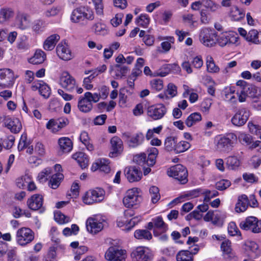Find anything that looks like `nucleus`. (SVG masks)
I'll return each mask as SVG.
<instances>
[{
    "instance_id": "f257e3e1",
    "label": "nucleus",
    "mask_w": 261,
    "mask_h": 261,
    "mask_svg": "<svg viewBox=\"0 0 261 261\" xmlns=\"http://www.w3.org/2000/svg\"><path fill=\"white\" fill-rule=\"evenodd\" d=\"M132 210L125 211L123 214L117 219V225L119 227H123V230L130 231L141 220L140 217H133Z\"/></svg>"
},
{
    "instance_id": "f03ea898",
    "label": "nucleus",
    "mask_w": 261,
    "mask_h": 261,
    "mask_svg": "<svg viewBox=\"0 0 261 261\" xmlns=\"http://www.w3.org/2000/svg\"><path fill=\"white\" fill-rule=\"evenodd\" d=\"M217 33L211 28L203 27L199 30V41L205 46H214L217 44Z\"/></svg>"
},
{
    "instance_id": "7ed1b4c3",
    "label": "nucleus",
    "mask_w": 261,
    "mask_h": 261,
    "mask_svg": "<svg viewBox=\"0 0 261 261\" xmlns=\"http://www.w3.org/2000/svg\"><path fill=\"white\" fill-rule=\"evenodd\" d=\"M106 223L105 218L100 215H93L86 222L87 231L91 234H96L101 231Z\"/></svg>"
},
{
    "instance_id": "20e7f679",
    "label": "nucleus",
    "mask_w": 261,
    "mask_h": 261,
    "mask_svg": "<svg viewBox=\"0 0 261 261\" xmlns=\"http://www.w3.org/2000/svg\"><path fill=\"white\" fill-rule=\"evenodd\" d=\"M105 196V191L103 189L95 188L89 190L82 197L83 202L88 205L102 201Z\"/></svg>"
},
{
    "instance_id": "39448f33",
    "label": "nucleus",
    "mask_w": 261,
    "mask_h": 261,
    "mask_svg": "<svg viewBox=\"0 0 261 261\" xmlns=\"http://www.w3.org/2000/svg\"><path fill=\"white\" fill-rule=\"evenodd\" d=\"M94 18L93 11L87 7H80L74 9L71 16V20L75 23L87 20H92Z\"/></svg>"
},
{
    "instance_id": "423d86ee",
    "label": "nucleus",
    "mask_w": 261,
    "mask_h": 261,
    "mask_svg": "<svg viewBox=\"0 0 261 261\" xmlns=\"http://www.w3.org/2000/svg\"><path fill=\"white\" fill-rule=\"evenodd\" d=\"M34 239L33 231L28 227H21L16 233V241L20 246L24 247L30 243Z\"/></svg>"
},
{
    "instance_id": "0eeeda50",
    "label": "nucleus",
    "mask_w": 261,
    "mask_h": 261,
    "mask_svg": "<svg viewBox=\"0 0 261 261\" xmlns=\"http://www.w3.org/2000/svg\"><path fill=\"white\" fill-rule=\"evenodd\" d=\"M167 174L182 184H186L188 181V171L184 166L180 164L176 165L169 168Z\"/></svg>"
},
{
    "instance_id": "6e6552de",
    "label": "nucleus",
    "mask_w": 261,
    "mask_h": 261,
    "mask_svg": "<svg viewBox=\"0 0 261 261\" xmlns=\"http://www.w3.org/2000/svg\"><path fill=\"white\" fill-rule=\"evenodd\" d=\"M146 228L149 230H153L154 236H159V231L161 232H166L168 229V226L164 222L162 217L158 216L153 218L151 221L148 223Z\"/></svg>"
},
{
    "instance_id": "1a4fd4ad",
    "label": "nucleus",
    "mask_w": 261,
    "mask_h": 261,
    "mask_svg": "<svg viewBox=\"0 0 261 261\" xmlns=\"http://www.w3.org/2000/svg\"><path fill=\"white\" fill-rule=\"evenodd\" d=\"M217 43L221 47L229 44H239V37L236 33L233 32H223L217 37Z\"/></svg>"
},
{
    "instance_id": "9d476101",
    "label": "nucleus",
    "mask_w": 261,
    "mask_h": 261,
    "mask_svg": "<svg viewBox=\"0 0 261 261\" xmlns=\"http://www.w3.org/2000/svg\"><path fill=\"white\" fill-rule=\"evenodd\" d=\"M122 136L126 144L130 148H136L142 144L144 141V135L141 132L134 134L126 132L123 134Z\"/></svg>"
},
{
    "instance_id": "9b49d317",
    "label": "nucleus",
    "mask_w": 261,
    "mask_h": 261,
    "mask_svg": "<svg viewBox=\"0 0 261 261\" xmlns=\"http://www.w3.org/2000/svg\"><path fill=\"white\" fill-rule=\"evenodd\" d=\"M105 256L109 261H125L126 253L125 250L111 246L106 251Z\"/></svg>"
},
{
    "instance_id": "f8f14e48",
    "label": "nucleus",
    "mask_w": 261,
    "mask_h": 261,
    "mask_svg": "<svg viewBox=\"0 0 261 261\" xmlns=\"http://www.w3.org/2000/svg\"><path fill=\"white\" fill-rule=\"evenodd\" d=\"M140 191L137 188L127 190L123 200V204L126 207H132L140 202Z\"/></svg>"
},
{
    "instance_id": "ddd939ff",
    "label": "nucleus",
    "mask_w": 261,
    "mask_h": 261,
    "mask_svg": "<svg viewBox=\"0 0 261 261\" xmlns=\"http://www.w3.org/2000/svg\"><path fill=\"white\" fill-rule=\"evenodd\" d=\"M132 255L136 261H152L154 254L153 251L147 247L139 246L133 252Z\"/></svg>"
},
{
    "instance_id": "4468645a",
    "label": "nucleus",
    "mask_w": 261,
    "mask_h": 261,
    "mask_svg": "<svg viewBox=\"0 0 261 261\" xmlns=\"http://www.w3.org/2000/svg\"><path fill=\"white\" fill-rule=\"evenodd\" d=\"M16 79L13 71L8 68L0 69V87L10 88L12 87Z\"/></svg>"
},
{
    "instance_id": "2eb2a0df",
    "label": "nucleus",
    "mask_w": 261,
    "mask_h": 261,
    "mask_svg": "<svg viewBox=\"0 0 261 261\" xmlns=\"http://www.w3.org/2000/svg\"><path fill=\"white\" fill-rule=\"evenodd\" d=\"M227 217V214L223 211H209L204 216L206 222H211L214 225H222Z\"/></svg>"
},
{
    "instance_id": "dca6fc26",
    "label": "nucleus",
    "mask_w": 261,
    "mask_h": 261,
    "mask_svg": "<svg viewBox=\"0 0 261 261\" xmlns=\"http://www.w3.org/2000/svg\"><path fill=\"white\" fill-rule=\"evenodd\" d=\"M250 116L249 111L245 108L239 109L231 119L232 124L236 126L244 125Z\"/></svg>"
},
{
    "instance_id": "f3484780",
    "label": "nucleus",
    "mask_w": 261,
    "mask_h": 261,
    "mask_svg": "<svg viewBox=\"0 0 261 261\" xmlns=\"http://www.w3.org/2000/svg\"><path fill=\"white\" fill-rule=\"evenodd\" d=\"M59 84L68 91H72L76 87L75 80L68 72L64 71L60 76Z\"/></svg>"
},
{
    "instance_id": "a211bd4d",
    "label": "nucleus",
    "mask_w": 261,
    "mask_h": 261,
    "mask_svg": "<svg viewBox=\"0 0 261 261\" xmlns=\"http://www.w3.org/2000/svg\"><path fill=\"white\" fill-rule=\"evenodd\" d=\"M69 123L67 118L61 117L58 119H50L46 124L47 129L53 133H57Z\"/></svg>"
},
{
    "instance_id": "6ab92c4d",
    "label": "nucleus",
    "mask_w": 261,
    "mask_h": 261,
    "mask_svg": "<svg viewBox=\"0 0 261 261\" xmlns=\"http://www.w3.org/2000/svg\"><path fill=\"white\" fill-rule=\"evenodd\" d=\"M123 150V142L121 139L114 136L110 140V152L109 156L115 158L120 155Z\"/></svg>"
},
{
    "instance_id": "aec40b11",
    "label": "nucleus",
    "mask_w": 261,
    "mask_h": 261,
    "mask_svg": "<svg viewBox=\"0 0 261 261\" xmlns=\"http://www.w3.org/2000/svg\"><path fill=\"white\" fill-rule=\"evenodd\" d=\"M56 52L58 56L64 61H69L73 57L68 45L65 42L62 41L58 44Z\"/></svg>"
},
{
    "instance_id": "412c9836",
    "label": "nucleus",
    "mask_w": 261,
    "mask_h": 261,
    "mask_svg": "<svg viewBox=\"0 0 261 261\" xmlns=\"http://www.w3.org/2000/svg\"><path fill=\"white\" fill-rule=\"evenodd\" d=\"M238 139L240 143L247 146L249 149L253 150L258 146H261V141L259 140L253 141V137L243 132H240Z\"/></svg>"
},
{
    "instance_id": "4be33fe9",
    "label": "nucleus",
    "mask_w": 261,
    "mask_h": 261,
    "mask_svg": "<svg viewBox=\"0 0 261 261\" xmlns=\"http://www.w3.org/2000/svg\"><path fill=\"white\" fill-rule=\"evenodd\" d=\"M166 112V109L162 104L156 106H151L148 108L147 115L154 120L162 118Z\"/></svg>"
},
{
    "instance_id": "5701e85b",
    "label": "nucleus",
    "mask_w": 261,
    "mask_h": 261,
    "mask_svg": "<svg viewBox=\"0 0 261 261\" xmlns=\"http://www.w3.org/2000/svg\"><path fill=\"white\" fill-rule=\"evenodd\" d=\"M32 89L33 91L39 90L40 94L45 98L49 97L51 93L49 86L42 81L34 82L32 85Z\"/></svg>"
},
{
    "instance_id": "b1692460",
    "label": "nucleus",
    "mask_w": 261,
    "mask_h": 261,
    "mask_svg": "<svg viewBox=\"0 0 261 261\" xmlns=\"http://www.w3.org/2000/svg\"><path fill=\"white\" fill-rule=\"evenodd\" d=\"M100 170L106 173H109L111 170L110 162L106 159H99L96 160L92 165L91 170L95 171Z\"/></svg>"
},
{
    "instance_id": "393cba45",
    "label": "nucleus",
    "mask_w": 261,
    "mask_h": 261,
    "mask_svg": "<svg viewBox=\"0 0 261 261\" xmlns=\"http://www.w3.org/2000/svg\"><path fill=\"white\" fill-rule=\"evenodd\" d=\"M221 249L223 252V257L227 260L232 261L236 258L235 253L232 251L231 242L228 240H225L221 244Z\"/></svg>"
},
{
    "instance_id": "a878e982",
    "label": "nucleus",
    "mask_w": 261,
    "mask_h": 261,
    "mask_svg": "<svg viewBox=\"0 0 261 261\" xmlns=\"http://www.w3.org/2000/svg\"><path fill=\"white\" fill-rule=\"evenodd\" d=\"M5 125L14 134L18 133L22 128L21 122L18 118L15 117H8L5 120Z\"/></svg>"
},
{
    "instance_id": "bb28decb",
    "label": "nucleus",
    "mask_w": 261,
    "mask_h": 261,
    "mask_svg": "<svg viewBox=\"0 0 261 261\" xmlns=\"http://www.w3.org/2000/svg\"><path fill=\"white\" fill-rule=\"evenodd\" d=\"M124 172L126 177L131 182L139 181L142 176V172L135 167H127Z\"/></svg>"
},
{
    "instance_id": "cd10ccee",
    "label": "nucleus",
    "mask_w": 261,
    "mask_h": 261,
    "mask_svg": "<svg viewBox=\"0 0 261 261\" xmlns=\"http://www.w3.org/2000/svg\"><path fill=\"white\" fill-rule=\"evenodd\" d=\"M43 202V196L38 194L32 195L27 201L29 207L34 211L38 210L42 207Z\"/></svg>"
},
{
    "instance_id": "c85d7f7f",
    "label": "nucleus",
    "mask_w": 261,
    "mask_h": 261,
    "mask_svg": "<svg viewBox=\"0 0 261 261\" xmlns=\"http://www.w3.org/2000/svg\"><path fill=\"white\" fill-rule=\"evenodd\" d=\"M58 144L60 152L62 153H68L70 152L73 147V143L68 137H63L58 140Z\"/></svg>"
},
{
    "instance_id": "c756f323",
    "label": "nucleus",
    "mask_w": 261,
    "mask_h": 261,
    "mask_svg": "<svg viewBox=\"0 0 261 261\" xmlns=\"http://www.w3.org/2000/svg\"><path fill=\"white\" fill-rule=\"evenodd\" d=\"M60 37L58 34H54L47 37L43 43V48L45 50H53L58 42L60 40Z\"/></svg>"
},
{
    "instance_id": "7c9ffc66",
    "label": "nucleus",
    "mask_w": 261,
    "mask_h": 261,
    "mask_svg": "<svg viewBox=\"0 0 261 261\" xmlns=\"http://www.w3.org/2000/svg\"><path fill=\"white\" fill-rule=\"evenodd\" d=\"M128 71L127 67L119 64L111 66L109 70L111 73H114V76L116 79H121L126 74Z\"/></svg>"
},
{
    "instance_id": "2f4dec72",
    "label": "nucleus",
    "mask_w": 261,
    "mask_h": 261,
    "mask_svg": "<svg viewBox=\"0 0 261 261\" xmlns=\"http://www.w3.org/2000/svg\"><path fill=\"white\" fill-rule=\"evenodd\" d=\"M245 249L254 254V258H257L261 255V249L258 245L254 241H247L245 244Z\"/></svg>"
},
{
    "instance_id": "473e14b6",
    "label": "nucleus",
    "mask_w": 261,
    "mask_h": 261,
    "mask_svg": "<svg viewBox=\"0 0 261 261\" xmlns=\"http://www.w3.org/2000/svg\"><path fill=\"white\" fill-rule=\"evenodd\" d=\"M31 20L29 17L24 14L17 16L16 20V27L22 30H24L30 27Z\"/></svg>"
},
{
    "instance_id": "72a5a7b5",
    "label": "nucleus",
    "mask_w": 261,
    "mask_h": 261,
    "mask_svg": "<svg viewBox=\"0 0 261 261\" xmlns=\"http://www.w3.org/2000/svg\"><path fill=\"white\" fill-rule=\"evenodd\" d=\"M46 58V54L42 50L38 49L36 50L34 55L29 59L30 63L33 64H40L44 62Z\"/></svg>"
},
{
    "instance_id": "f704fd0d",
    "label": "nucleus",
    "mask_w": 261,
    "mask_h": 261,
    "mask_svg": "<svg viewBox=\"0 0 261 261\" xmlns=\"http://www.w3.org/2000/svg\"><path fill=\"white\" fill-rule=\"evenodd\" d=\"M72 158L77 162L82 169L88 167L89 159L84 152H76L72 155Z\"/></svg>"
},
{
    "instance_id": "c9c22d12",
    "label": "nucleus",
    "mask_w": 261,
    "mask_h": 261,
    "mask_svg": "<svg viewBox=\"0 0 261 261\" xmlns=\"http://www.w3.org/2000/svg\"><path fill=\"white\" fill-rule=\"evenodd\" d=\"M245 12L236 6L231 7L229 12V16L234 21H240L245 17Z\"/></svg>"
},
{
    "instance_id": "e433bc0d",
    "label": "nucleus",
    "mask_w": 261,
    "mask_h": 261,
    "mask_svg": "<svg viewBox=\"0 0 261 261\" xmlns=\"http://www.w3.org/2000/svg\"><path fill=\"white\" fill-rule=\"evenodd\" d=\"M206 71L210 73H218L220 71L219 67L216 64L212 56L207 55L205 58Z\"/></svg>"
},
{
    "instance_id": "4c0bfd02",
    "label": "nucleus",
    "mask_w": 261,
    "mask_h": 261,
    "mask_svg": "<svg viewBox=\"0 0 261 261\" xmlns=\"http://www.w3.org/2000/svg\"><path fill=\"white\" fill-rule=\"evenodd\" d=\"M77 107L81 112L83 113H88L92 110L93 104L84 95L83 97L79 99Z\"/></svg>"
},
{
    "instance_id": "58836bf2",
    "label": "nucleus",
    "mask_w": 261,
    "mask_h": 261,
    "mask_svg": "<svg viewBox=\"0 0 261 261\" xmlns=\"http://www.w3.org/2000/svg\"><path fill=\"white\" fill-rule=\"evenodd\" d=\"M256 221H257V218L253 216H249L241 221L239 225L242 229L245 230H249L252 232Z\"/></svg>"
},
{
    "instance_id": "ea45409f",
    "label": "nucleus",
    "mask_w": 261,
    "mask_h": 261,
    "mask_svg": "<svg viewBox=\"0 0 261 261\" xmlns=\"http://www.w3.org/2000/svg\"><path fill=\"white\" fill-rule=\"evenodd\" d=\"M248 199L245 195L238 197V202L236 204L235 211L237 213L244 212L248 207Z\"/></svg>"
},
{
    "instance_id": "a19ab883",
    "label": "nucleus",
    "mask_w": 261,
    "mask_h": 261,
    "mask_svg": "<svg viewBox=\"0 0 261 261\" xmlns=\"http://www.w3.org/2000/svg\"><path fill=\"white\" fill-rule=\"evenodd\" d=\"M160 40H163L161 46L164 53H168L171 49L172 45L174 44L175 38L173 36H164L159 38Z\"/></svg>"
},
{
    "instance_id": "79ce46f5",
    "label": "nucleus",
    "mask_w": 261,
    "mask_h": 261,
    "mask_svg": "<svg viewBox=\"0 0 261 261\" xmlns=\"http://www.w3.org/2000/svg\"><path fill=\"white\" fill-rule=\"evenodd\" d=\"M177 140L174 137L170 136L166 138L164 141L165 149L169 152L175 153Z\"/></svg>"
},
{
    "instance_id": "37998d69",
    "label": "nucleus",
    "mask_w": 261,
    "mask_h": 261,
    "mask_svg": "<svg viewBox=\"0 0 261 261\" xmlns=\"http://www.w3.org/2000/svg\"><path fill=\"white\" fill-rule=\"evenodd\" d=\"M235 88L234 87H228L224 90V100L232 103H236L238 98L234 95Z\"/></svg>"
},
{
    "instance_id": "c03bdc74",
    "label": "nucleus",
    "mask_w": 261,
    "mask_h": 261,
    "mask_svg": "<svg viewBox=\"0 0 261 261\" xmlns=\"http://www.w3.org/2000/svg\"><path fill=\"white\" fill-rule=\"evenodd\" d=\"M45 22L41 19H37L33 22L31 29L35 34L40 35L45 31Z\"/></svg>"
},
{
    "instance_id": "a18cd8bd",
    "label": "nucleus",
    "mask_w": 261,
    "mask_h": 261,
    "mask_svg": "<svg viewBox=\"0 0 261 261\" xmlns=\"http://www.w3.org/2000/svg\"><path fill=\"white\" fill-rule=\"evenodd\" d=\"M246 41L255 44H261V32L251 30L248 32Z\"/></svg>"
},
{
    "instance_id": "49530a36",
    "label": "nucleus",
    "mask_w": 261,
    "mask_h": 261,
    "mask_svg": "<svg viewBox=\"0 0 261 261\" xmlns=\"http://www.w3.org/2000/svg\"><path fill=\"white\" fill-rule=\"evenodd\" d=\"M148 158L146 160V164L149 167L153 166L156 162V158L158 155V149L155 147H150L147 150Z\"/></svg>"
},
{
    "instance_id": "de8ad7c7",
    "label": "nucleus",
    "mask_w": 261,
    "mask_h": 261,
    "mask_svg": "<svg viewBox=\"0 0 261 261\" xmlns=\"http://www.w3.org/2000/svg\"><path fill=\"white\" fill-rule=\"evenodd\" d=\"M199 192L196 190H193L189 192L188 193L181 195L173 199L170 203V205H175L179 203L182 202L184 201L186 198H195L199 196Z\"/></svg>"
},
{
    "instance_id": "09e8293b",
    "label": "nucleus",
    "mask_w": 261,
    "mask_h": 261,
    "mask_svg": "<svg viewBox=\"0 0 261 261\" xmlns=\"http://www.w3.org/2000/svg\"><path fill=\"white\" fill-rule=\"evenodd\" d=\"M64 176L61 173H56L53 175L49 180V187L53 189H57L60 186Z\"/></svg>"
},
{
    "instance_id": "8fccbe9b",
    "label": "nucleus",
    "mask_w": 261,
    "mask_h": 261,
    "mask_svg": "<svg viewBox=\"0 0 261 261\" xmlns=\"http://www.w3.org/2000/svg\"><path fill=\"white\" fill-rule=\"evenodd\" d=\"M134 237L138 240L149 241L152 238L151 233L149 229H137L134 232Z\"/></svg>"
},
{
    "instance_id": "3c124183",
    "label": "nucleus",
    "mask_w": 261,
    "mask_h": 261,
    "mask_svg": "<svg viewBox=\"0 0 261 261\" xmlns=\"http://www.w3.org/2000/svg\"><path fill=\"white\" fill-rule=\"evenodd\" d=\"M150 18L149 15L145 13L140 14L136 18L135 23L137 25L143 28H147L150 23Z\"/></svg>"
},
{
    "instance_id": "603ef678",
    "label": "nucleus",
    "mask_w": 261,
    "mask_h": 261,
    "mask_svg": "<svg viewBox=\"0 0 261 261\" xmlns=\"http://www.w3.org/2000/svg\"><path fill=\"white\" fill-rule=\"evenodd\" d=\"M249 132L253 135H258L261 133V126L254 120H250L247 124Z\"/></svg>"
},
{
    "instance_id": "864d4df0",
    "label": "nucleus",
    "mask_w": 261,
    "mask_h": 261,
    "mask_svg": "<svg viewBox=\"0 0 261 261\" xmlns=\"http://www.w3.org/2000/svg\"><path fill=\"white\" fill-rule=\"evenodd\" d=\"M240 160L236 156H229L226 160L227 167L229 170H236L240 165Z\"/></svg>"
},
{
    "instance_id": "5fc2aeb1",
    "label": "nucleus",
    "mask_w": 261,
    "mask_h": 261,
    "mask_svg": "<svg viewBox=\"0 0 261 261\" xmlns=\"http://www.w3.org/2000/svg\"><path fill=\"white\" fill-rule=\"evenodd\" d=\"M201 120V115L198 113H194L190 115L185 121L188 127H191Z\"/></svg>"
},
{
    "instance_id": "6e6d98bb",
    "label": "nucleus",
    "mask_w": 261,
    "mask_h": 261,
    "mask_svg": "<svg viewBox=\"0 0 261 261\" xmlns=\"http://www.w3.org/2000/svg\"><path fill=\"white\" fill-rule=\"evenodd\" d=\"M93 31L97 35H106L108 33V29L106 25L101 22H97L92 27Z\"/></svg>"
},
{
    "instance_id": "4d7b16f0",
    "label": "nucleus",
    "mask_w": 261,
    "mask_h": 261,
    "mask_svg": "<svg viewBox=\"0 0 261 261\" xmlns=\"http://www.w3.org/2000/svg\"><path fill=\"white\" fill-rule=\"evenodd\" d=\"M14 16V12L10 8H4L0 10V22H5Z\"/></svg>"
},
{
    "instance_id": "13d9d810",
    "label": "nucleus",
    "mask_w": 261,
    "mask_h": 261,
    "mask_svg": "<svg viewBox=\"0 0 261 261\" xmlns=\"http://www.w3.org/2000/svg\"><path fill=\"white\" fill-rule=\"evenodd\" d=\"M97 75L98 74L93 73L88 76L85 77L83 80V86L87 90H92L94 87L93 82Z\"/></svg>"
},
{
    "instance_id": "bf43d9fd",
    "label": "nucleus",
    "mask_w": 261,
    "mask_h": 261,
    "mask_svg": "<svg viewBox=\"0 0 261 261\" xmlns=\"http://www.w3.org/2000/svg\"><path fill=\"white\" fill-rule=\"evenodd\" d=\"M63 9V7L61 6H54L50 9L45 11L44 13V15L46 17L57 16L62 13Z\"/></svg>"
},
{
    "instance_id": "052dcab7",
    "label": "nucleus",
    "mask_w": 261,
    "mask_h": 261,
    "mask_svg": "<svg viewBox=\"0 0 261 261\" xmlns=\"http://www.w3.org/2000/svg\"><path fill=\"white\" fill-rule=\"evenodd\" d=\"M177 261H193L192 255L188 250L179 251L176 255Z\"/></svg>"
},
{
    "instance_id": "680f3d73",
    "label": "nucleus",
    "mask_w": 261,
    "mask_h": 261,
    "mask_svg": "<svg viewBox=\"0 0 261 261\" xmlns=\"http://www.w3.org/2000/svg\"><path fill=\"white\" fill-rule=\"evenodd\" d=\"M246 88L248 91V97H257L261 94L260 89L254 85H248V86H246Z\"/></svg>"
},
{
    "instance_id": "e2e57ef3",
    "label": "nucleus",
    "mask_w": 261,
    "mask_h": 261,
    "mask_svg": "<svg viewBox=\"0 0 261 261\" xmlns=\"http://www.w3.org/2000/svg\"><path fill=\"white\" fill-rule=\"evenodd\" d=\"M217 146L218 149L223 151H227L232 147L224 136L218 139Z\"/></svg>"
},
{
    "instance_id": "0e129e2a",
    "label": "nucleus",
    "mask_w": 261,
    "mask_h": 261,
    "mask_svg": "<svg viewBox=\"0 0 261 261\" xmlns=\"http://www.w3.org/2000/svg\"><path fill=\"white\" fill-rule=\"evenodd\" d=\"M191 147V144L188 141H180L177 142L175 153H180L188 150Z\"/></svg>"
},
{
    "instance_id": "69168bd1",
    "label": "nucleus",
    "mask_w": 261,
    "mask_h": 261,
    "mask_svg": "<svg viewBox=\"0 0 261 261\" xmlns=\"http://www.w3.org/2000/svg\"><path fill=\"white\" fill-rule=\"evenodd\" d=\"M55 221L60 224L68 223L71 221L70 217L65 216L60 211H57L54 214Z\"/></svg>"
},
{
    "instance_id": "338daca9",
    "label": "nucleus",
    "mask_w": 261,
    "mask_h": 261,
    "mask_svg": "<svg viewBox=\"0 0 261 261\" xmlns=\"http://www.w3.org/2000/svg\"><path fill=\"white\" fill-rule=\"evenodd\" d=\"M149 193L152 203H155L160 200L161 196L159 193V189L157 187H151L149 189Z\"/></svg>"
},
{
    "instance_id": "774afa93",
    "label": "nucleus",
    "mask_w": 261,
    "mask_h": 261,
    "mask_svg": "<svg viewBox=\"0 0 261 261\" xmlns=\"http://www.w3.org/2000/svg\"><path fill=\"white\" fill-rule=\"evenodd\" d=\"M150 84L151 89L157 92L161 91L164 88L163 81L161 79H153L150 81Z\"/></svg>"
}]
</instances>
